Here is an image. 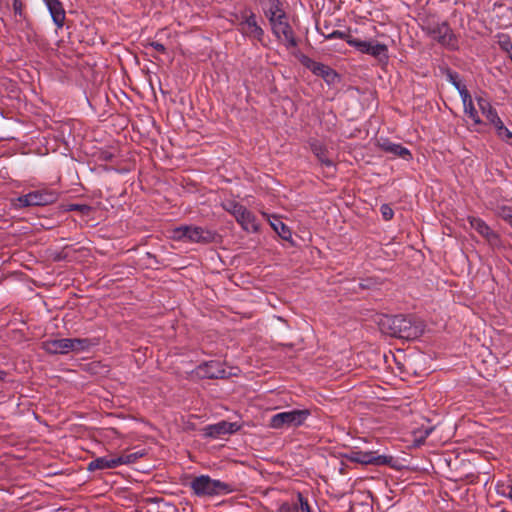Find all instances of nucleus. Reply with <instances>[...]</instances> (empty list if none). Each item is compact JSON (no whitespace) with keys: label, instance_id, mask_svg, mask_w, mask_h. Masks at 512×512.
<instances>
[{"label":"nucleus","instance_id":"e433bc0d","mask_svg":"<svg viewBox=\"0 0 512 512\" xmlns=\"http://www.w3.org/2000/svg\"><path fill=\"white\" fill-rule=\"evenodd\" d=\"M148 46L154 48L156 51H158L160 53H165L166 52L165 46L162 43H160V42L153 41V42H150L148 44Z\"/></svg>","mask_w":512,"mask_h":512},{"label":"nucleus","instance_id":"2eb2a0df","mask_svg":"<svg viewBox=\"0 0 512 512\" xmlns=\"http://www.w3.org/2000/svg\"><path fill=\"white\" fill-rule=\"evenodd\" d=\"M431 36L434 40L444 46L454 45V35L446 23L437 24L430 31Z\"/></svg>","mask_w":512,"mask_h":512},{"label":"nucleus","instance_id":"7c9ffc66","mask_svg":"<svg viewBox=\"0 0 512 512\" xmlns=\"http://www.w3.org/2000/svg\"><path fill=\"white\" fill-rule=\"evenodd\" d=\"M12 206L15 209H21V208L33 206L31 203V198H30L29 193L13 199Z\"/></svg>","mask_w":512,"mask_h":512},{"label":"nucleus","instance_id":"a18cd8bd","mask_svg":"<svg viewBox=\"0 0 512 512\" xmlns=\"http://www.w3.org/2000/svg\"><path fill=\"white\" fill-rule=\"evenodd\" d=\"M510 58H511V60H512V53L510 54Z\"/></svg>","mask_w":512,"mask_h":512},{"label":"nucleus","instance_id":"5701e85b","mask_svg":"<svg viewBox=\"0 0 512 512\" xmlns=\"http://www.w3.org/2000/svg\"><path fill=\"white\" fill-rule=\"evenodd\" d=\"M383 149L386 152H389L393 155L399 156L405 160H409L412 158L411 152L401 144H395L391 142L384 143L382 145Z\"/></svg>","mask_w":512,"mask_h":512},{"label":"nucleus","instance_id":"c03bdc74","mask_svg":"<svg viewBox=\"0 0 512 512\" xmlns=\"http://www.w3.org/2000/svg\"><path fill=\"white\" fill-rule=\"evenodd\" d=\"M430 434V431L429 430H426L425 431V434L424 436L422 437L421 441H424V439Z\"/></svg>","mask_w":512,"mask_h":512},{"label":"nucleus","instance_id":"dca6fc26","mask_svg":"<svg viewBox=\"0 0 512 512\" xmlns=\"http://www.w3.org/2000/svg\"><path fill=\"white\" fill-rule=\"evenodd\" d=\"M237 223L247 232H257L259 230V224L256 216L248 210L245 206L235 217Z\"/></svg>","mask_w":512,"mask_h":512},{"label":"nucleus","instance_id":"f257e3e1","mask_svg":"<svg viewBox=\"0 0 512 512\" xmlns=\"http://www.w3.org/2000/svg\"><path fill=\"white\" fill-rule=\"evenodd\" d=\"M381 331L389 336L413 340L422 335L424 324L412 316L385 315L379 320Z\"/></svg>","mask_w":512,"mask_h":512},{"label":"nucleus","instance_id":"7ed1b4c3","mask_svg":"<svg viewBox=\"0 0 512 512\" xmlns=\"http://www.w3.org/2000/svg\"><path fill=\"white\" fill-rule=\"evenodd\" d=\"M170 237L175 241L210 243L214 240L215 234L200 226L181 225L171 230Z\"/></svg>","mask_w":512,"mask_h":512},{"label":"nucleus","instance_id":"20e7f679","mask_svg":"<svg viewBox=\"0 0 512 512\" xmlns=\"http://www.w3.org/2000/svg\"><path fill=\"white\" fill-rule=\"evenodd\" d=\"M190 488L197 496H214L228 494L232 491L230 485L220 480L212 479L208 475H200L190 482Z\"/></svg>","mask_w":512,"mask_h":512},{"label":"nucleus","instance_id":"412c9836","mask_svg":"<svg viewBox=\"0 0 512 512\" xmlns=\"http://www.w3.org/2000/svg\"><path fill=\"white\" fill-rule=\"evenodd\" d=\"M118 466L117 457H98L88 464V471L112 469Z\"/></svg>","mask_w":512,"mask_h":512},{"label":"nucleus","instance_id":"423d86ee","mask_svg":"<svg viewBox=\"0 0 512 512\" xmlns=\"http://www.w3.org/2000/svg\"><path fill=\"white\" fill-rule=\"evenodd\" d=\"M344 457L351 462L376 466L389 465L393 460L392 456L380 455L375 451H361L357 448L347 451Z\"/></svg>","mask_w":512,"mask_h":512},{"label":"nucleus","instance_id":"2f4dec72","mask_svg":"<svg viewBox=\"0 0 512 512\" xmlns=\"http://www.w3.org/2000/svg\"><path fill=\"white\" fill-rule=\"evenodd\" d=\"M498 38V44L499 46L509 53V55L512 53V41L509 36L505 34H499L497 35Z\"/></svg>","mask_w":512,"mask_h":512},{"label":"nucleus","instance_id":"6ab92c4d","mask_svg":"<svg viewBox=\"0 0 512 512\" xmlns=\"http://www.w3.org/2000/svg\"><path fill=\"white\" fill-rule=\"evenodd\" d=\"M462 103L464 107V113L467 115L474 125H481L483 122L479 117L476 108L474 107L472 97L469 92H462Z\"/></svg>","mask_w":512,"mask_h":512},{"label":"nucleus","instance_id":"0eeeda50","mask_svg":"<svg viewBox=\"0 0 512 512\" xmlns=\"http://www.w3.org/2000/svg\"><path fill=\"white\" fill-rule=\"evenodd\" d=\"M271 30L274 36L287 48L292 49L298 46L294 31L287 22L286 17L279 20L271 17Z\"/></svg>","mask_w":512,"mask_h":512},{"label":"nucleus","instance_id":"9d476101","mask_svg":"<svg viewBox=\"0 0 512 512\" xmlns=\"http://www.w3.org/2000/svg\"><path fill=\"white\" fill-rule=\"evenodd\" d=\"M241 426L237 422L220 421L215 424L207 425L203 428L205 436L218 438L222 435L233 434L237 432Z\"/></svg>","mask_w":512,"mask_h":512},{"label":"nucleus","instance_id":"72a5a7b5","mask_svg":"<svg viewBox=\"0 0 512 512\" xmlns=\"http://www.w3.org/2000/svg\"><path fill=\"white\" fill-rule=\"evenodd\" d=\"M325 38L328 40L332 39H343L347 42V39L353 38L352 36L348 35L347 33L340 31V30H334L333 32L325 35Z\"/></svg>","mask_w":512,"mask_h":512},{"label":"nucleus","instance_id":"c756f323","mask_svg":"<svg viewBox=\"0 0 512 512\" xmlns=\"http://www.w3.org/2000/svg\"><path fill=\"white\" fill-rule=\"evenodd\" d=\"M222 207L225 211L235 217L244 206L235 200H226L222 203Z\"/></svg>","mask_w":512,"mask_h":512},{"label":"nucleus","instance_id":"c85d7f7f","mask_svg":"<svg viewBox=\"0 0 512 512\" xmlns=\"http://www.w3.org/2000/svg\"><path fill=\"white\" fill-rule=\"evenodd\" d=\"M449 82L458 90L460 97L462 98V92H469L464 84L459 79V75L456 72L449 71L447 73Z\"/></svg>","mask_w":512,"mask_h":512},{"label":"nucleus","instance_id":"f03ea898","mask_svg":"<svg viewBox=\"0 0 512 512\" xmlns=\"http://www.w3.org/2000/svg\"><path fill=\"white\" fill-rule=\"evenodd\" d=\"M233 19L231 22L237 25L238 31L242 36L248 38L251 41H257L261 45L265 46L264 29L259 25L255 13L248 8L240 10L232 15Z\"/></svg>","mask_w":512,"mask_h":512},{"label":"nucleus","instance_id":"f3484780","mask_svg":"<svg viewBox=\"0 0 512 512\" xmlns=\"http://www.w3.org/2000/svg\"><path fill=\"white\" fill-rule=\"evenodd\" d=\"M33 206H45L56 201L57 194L48 190H37L29 192Z\"/></svg>","mask_w":512,"mask_h":512},{"label":"nucleus","instance_id":"f704fd0d","mask_svg":"<svg viewBox=\"0 0 512 512\" xmlns=\"http://www.w3.org/2000/svg\"><path fill=\"white\" fill-rule=\"evenodd\" d=\"M380 212L384 220L389 221L394 216V211L389 204H382Z\"/></svg>","mask_w":512,"mask_h":512},{"label":"nucleus","instance_id":"aec40b11","mask_svg":"<svg viewBox=\"0 0 512 512\" xmlns=\"http://www.w3.org/2000/svg\"><path fill=\"white\" fill-rule=\"evenodd\" d=\"M263 215L267 216L271 227L283 240L288 241L291 239L292 233L290 228L285 223H283L279 217L269 216L266 213H263Z\"/></svg>","mask_w":512,"mask_h":512},{"label":"nucleus","instance_id":"473e14b6","mask_svg":"<svg viewBox=\"0 0 512 512\" xmlns=\"http://www.w3.org/2000/svg\"><path fill=\"white\" fill-rule=\"evenodd\" d=\"M267 17L269 22L271 23V17H273L274 19L276 18L281 20L286 17V14L282 9L279 8L278 4H275L267 12Z\"/></svg>","mask_w":512,"mask_h":512},{"label":"nucleus","instance_id":"4468645a","mask_svg":"<svg viewBox=\"0 0 512 512\" xmlns=\"http://www.w3.org/2000/svg\"><path fill=\"white\" fill-rule=\"evenodd\" d=\"M57 28H62L66 20V12L60 0H43Z\"/></svg>","mask_w":512,"mask_h":512},{"label":"nucleus","instance_id":"39448f33","mask_svg":"<svg viewBox=\"0 0 512 512\" xmlns=\"http://www.w3.org/2000/svg\"><path fill=\"white\" fill-rule=\"evenodd\" d=\"M310 416L308 409H295L277 413L270 418L269 426L273 429L299 427Z\"/></svg>","mask_w":512,"mask_h":512},{"label":"nucleus","instance_id":"a19ab883","mask_svg":"<svg viewBox=\"0 0 512 512\" xmlns=\"http://www.w3.org/2000/svg\"><path fill=\"white\" fill-rule=\"evenodd\" d=\"M112 157H113V155H112L110 152H103V153L101 154V158H102V159H104V160H106V161L111 160V159H112Z\"/></svg>","mask_w":512,"mask_h":512},{"label":"nucleus","instance_id":"a878e982","mask_svg":"<svg viewBox=\"0 0 512 512\" xmlns=\"http://www.w3.org/2000/svg\"><path fill=\"white\" fill-rule=\"evenodd\" d=\"M12 8L15 22L23 23L26 21L25 6L22 0H13Z\"/></svg>","mask_w":512,"mask_h":512},{"label":"nucleus","instance_id":"b1692460","mask_svg":"<svg viewBox=\"0 0 512 512\" xmlns=\"http://www.w3.org/2000/svg\"><path fill=\"white\" fill-rule=\"evenodd\" d=\"M492 126L496 130L497 136L505 141L506 143L512 145V131H510L503 123V121L500 119H497V121L492 124Z\"/></svg>","mask_w":512,"mask_h":512},{"label":"nucleus","instance_id":"4c0bfd02","mask_svg":"<svg viewBox=\"0 0 512 512\" xmlns=\"http://www.w3.org/2000/svg\"><path fill=\"white\" fill-rule=\"evenodd\" d=\"M70 210H78L82 213H86L90 210V207L84 204H73L70 206Z\"/></svg>","mask_w":512,"mask_h":512},{"label":"nucleus","instance_id":"393cba45","mask_svg":"<svg viewBox=\"0 0 512 512\" xmlns=\"http://www.w3.org/2000/svg\"><path fill=\"white\" fill-rule=\"evenodd\" d=\"M293 512H311L308 499L305 498L301 493H298L296 499L292 503Z\"/></svg>","mask_w":512,"mask_h":512},{"label":"nucleus","instance_id":"37998d69","mask_svg":"<svg viewBox=\"0 0 512 512\" xmlns=\"http://www.w3.org/2000/svg\"><path fill=\"white\" fill-rule=\"evenodd\" d=\"M5 375H6V373L4 371L0 370V380H3Z\"/></svg>","mask_w":512,"mask_h":512},{"label":"nucleus","instance_id":"1a4fd4ad","mask_svg":"<svg viewBox=\"0 0 512 512\" xmlns=\"http://www.w3.org/2000/svg\"><path fill=\"white\" fill-rule=\"evenodd\" d=\"M302 63L313 74L322 77L328 84H332L337 79V73L328 65L316 62L308 57H304Z\"/></svg>","mask_w":512,"mask_h":512},{"label":"nucleus","instance_id":"58836bf2","mask_svg":"<svg viewBox=\"0 0 512 512\" xmlns=\"http://www.w3.org/2000/svg\"><path fill=\"white\" fill-rule=\"evenodd\" d=\"M373 282L372 280L370 279H367V280H362L358 283V286L361 288V289H369L371 286H372Z\"/></svg>","mask_w":512,"mask_h":512},{"label":"nucleus","instance_id":"6e6552de","mask_svg":"<svg viewBox=\"0 0 512 512\" xmlns=\"http://www.w3.org/2000/svg\"><path fill=\"white\" fill-rule=\"evenodd\" d=\"M347 44L363 54H368L376 58L381 56L387 57L388 48L382 43L363 41L353 37L347 39Z\"/></svg>","mask_w":512,"mask_h":512},{"label":"nucleus","instance_id":"a211bd4d","mask_svg":"<svg viewBox=\"0 0 512 512\" xmlns=\"http://www.w3.org/2000/svg\"><path fill=\"white\" fill-rule=\"evenodd\" d=\"M477 105L489 124L492 125L497 121V119H500L496 109L487 98L477 97Z\"/></svg>","mask_w":512,"mask_h":512},{"label":"nucleus","instance_id":"79ce46f5","mask_svg":"<svg viewBox=\"0 0 512 512\" xmlns=\"http://www.w3.org/2000/svg\"><path fill=\"white\" fill-rule=\"evenodd\" d=\"M280 510L282 512H288V511H292V505L290 506L289 504L285 503V504H282Z\"/></svg>","mask_w":512,"mask_h":512},{"label":"nucleus","instance_id":"f8f14e48","mask_svg":"<svg viewBox=\"0 0 512 512\" xmlns=\"http://www.w3.org/2000/svg\"><path fill=\"white\" fill-rule=\"evenodd\" d=\"M196 374L201 378L218 379L224 378L226 371L218 361H208L196 368Z\"/></svg>","mask_w":512,"mask_h":512},{"label":"nucleus","instance_id":"ea45409f","mask_svg":"<svg viewBox=\"0 0 512 512\" xmlns=\"http://www.w3.org/2000/svg\"><path fill=\"white\" fill-rule=\"evenodd\" d=\"M508 492H503L502 495L512 500V485L507 486Z\"/></svg>","mask_w":512,"mask_h":512},{"label":"nucleus","instance_id":"ddd939ff","mask_svg":"<svg viewBox=\"0 0 512 512\" xmlns=\"http://www.w3.org/2000/svg\"><path fill=\"white\" fill-rule=\"evenodd\" d=\"M41 347L49 354H67L71 352L70 338L47 339L41 343Z\"/></svg>","mask_w":512,"mask_h":512},{"label":"nucleus","instance_id":"cd10ccee","mask_svg":"<svg viewBox=\"0 0 512 512\" xmlns=\"http://www.w3.org/2000/svg\"><path fill=\"white\" fill-rule=\"evenodd\" d=\"M145 453L143 451H137L117 457L118 466L135 463L138 459L143 457Z\"/></svg>","mask_w":512,"mask_h":512},{"label":"nucleus","instance_id":"c9c22d12","mask_svg":"<svg viewBox=\"0 0 512 512\" xmlns=\"http://www.w3.org/2000/svg\"><path fill=\"white\" fill-rule=\"evenodd\" d=\"M501 216L512 227V209L511 208H503L502 212H501Z\"/></svg>","mask_w":512,"mask_h":512},{"label":"nucleus","instance_id":"4be33fe9","mask_svg":"<svg viewBox=\"0 0 512 512\" xmlns=\"http://www.w3.org/2000/svg\"><path fill=\"white\" fill-rule=\"evenodd\" d=\"M311 150L317 159L326 167H333L334 162L328 157V150L324 144L315 140L310 143Z\"/></svg>","mask_w":512,"mask_h":512},{"label":"nucleus","instance_id":"9b49d317","mask_svg":"<svg viewBox=\"0 0 512 512\" xmlns=\"http://www.w3.org/2000/svg\"><path fill=\"white\" fill-rule=\"evenodd\" d=\"M471 228L475 229L482 237H484L489 244L497 245L499 242V236L495 233L485 221L481 218L468 216L467 218Z\"/></svg>","mask_w":512,"mask_h":512},{"label":"nucleus","instance_id":"bb28decb","mask_svg":"<svg viewBox=\"0 0 512 512\" xmlns=\"http://www.w3.org/2000/svg\"><path fill=\"white\" fill-rule=\"evenodd\" d=\"M72 343L71 352H81L88 350L92 346V342L87 338H70Z\"/></svg>","mask_w":512,"mask_h":512}]
</instances>
